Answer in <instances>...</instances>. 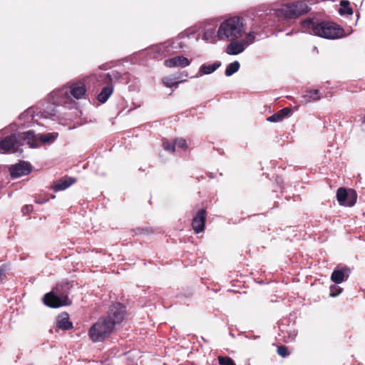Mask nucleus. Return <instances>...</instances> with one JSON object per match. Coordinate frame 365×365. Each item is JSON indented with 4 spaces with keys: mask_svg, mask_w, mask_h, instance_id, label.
<instances>
[{
    "mask_svg": "<svg viewBox=\"0 0 365 365\" xmlns=\"http://www.w3.org/2000/svg\"><path fill=\"white\" fill-rule=\"evenodd\" d=\"M292 113V109L289 108H284L276 113L272 115L267 118V120L272 123H277L283 120L285 118L289 116Z\"/></svg>",
    "mask_w": 365,
    "mask_h": 365,
    "instance_id": "a211bd4d",
    "label": "nucleus"
},
{
    "mask_svg": "<svg viewBox=\"0 0 365 365\" xmlns=\"http://www.w3.org/2000/svg\"><path fill=\"white\" fill-rule=\"evenodd\" d=\"M227 45L226 52L230 55H237L245 50V43L242 41L230 40Z\"/></svg>",
    "mask_w": 365,
    "mask_h": 365,
    "instance_id": "f3484780",
    "label": "nucleus"
},
{
    "mask_svg": "<svg viewBox=\"0 0 365 365\" xmlns=\"http://www.w3.org/2000/svg\"><path fill=\"white\" fill-rule=\"evenodd\" d=\"M153 230L150 228V227H145V228H143V227H138L136 229V232L135 234L138 235H148L150 233H153Z\"/></svg>",
    "mask_w": 365,
    "mask_h": 365,
    "instance_id": "c9c22d12",
    "label": "nucleus"
},
{
    "mask_svg": "<svg viewBox=\"0 0 365 365\" xmlns=\"http://www.w3.org/2000/svg\"><path fill=\"white\" fill-rule=\"evenodd\" d=\"M71 96L78 100L86 98V88L83 81L69 82L66 87L53 92L55 102L63 106L71 103Z\"/></svg>",
    "mask_w": 365,
    "mask_h": 365,
    "instance_id": "f03ea898",
    "label": "nucleus"
},
{
    "mask_svg": "<svg viewBox=\"0 0 365 365\" xmlns=\"http://www.w3.org/2000/svg\"><path fill=\"white\" fill-rule=\"evenodd\" d=\"M76 180L72 177L64 176L53 182L51 187L55 192L64 190L76 182Z\"/></svg>",
    "mask_w": 365,
    "mask_h": 365,
    "instance_id": "4468645a",
    "label": "nucleus"
},
{
    "mask_svg": "<svg viewBox=\"0 0 365 365\" xmlns=\"http://www.w3.org/2000/svg\"><path fill=\"white\" fill-rule=\"evenodd\" d=\"M307 98L308 101H317L320 99V96L319 95V91L317 89L310 90L307 92V93L304 96Z\"/></svg>",
    "mask_w": 365,
    "mask_h": 365,
    "instance_id": "cd10ccee",
    "label": "nucleus"
},
{
    "mask_svg": "<svg viewBox=\"0 0 365 365\" xmlns=\"http://www.w3.org/2000/svg\"><path fill=\"white\" fill-rule=\"evenodd\" d=\"M119 81H124L125 83L130 81L129 74L128 73H120L118 71H112L106 74L104 82L109 83L113 86V83Z\"/></svg>",
    "mask_w": 365,
    "mask_h": 365,
    "instance_id": "f8f14e48",
    "label": "nucleus"
},
{
    "mask_svg": "<svg viewBox=\"0 0 365 365\" xmlns=\"http://www.w3.org/2000/svg\"><path fill=\"white\" fill-rule=\"evenodd\" d=\"M52 98L53 101V103H48L47 107L42 112V115H43L44 118H51L56 115V114L57 113V110L55 105L60 104L55 102V99L53 98V93H52Z\"/></svg>",
    "mask_w": 365,
    "mask_h": 365,
    "instance_id": "aec40b11",
    "label": "nucleus"
},
{
    "mask_svg": "<svg viewBox=\"0 0 365 365\" xmlns=\"http://www.w3.org/2000/svg\"><path fill=\"white\" fill-rule=\"evenodd\" d=\"M243 19L237 16L231 17L221 23L217 36L220 39L236 40L245 33Z\"/></svg>",
    "mask_w": 365,
    "mask_h": 365,
    "instance_id": "7ed1b4c3",
    "label": "nucleus"
},
{
    "mask_svg": "<svg viewBox=\"0 0 365 365\" xmlns=\"http://www.w3.org/2000/svg\"><path fill=\"white\" fill-rule=\"evenodd\" d=\"M309 10V7L305 2L297 1L282 5L276 11V14L278 17L284 19H294L308 13Z\"/></svg>",
    "mask_w": 365,
    "mask_h": 365,
    "instance_id": "39448f33",
    "label": "nucleus"
},
{
    "mask_svg": "<svg viewBox=\"0 0 365 365\" xmlns=\"http://www.w3.org/2000/svg\"><path fill=\"white\" fill-rule=\"evenodd\" d=\"M163 148L168 151L174 153L175 150V142L172 143L167 140H165L163 142Z\"/></svg>",
    "mask_w": 365,
    "mask_h": 365,
    "instance_id": "2f4dec72",
    "label": "nucleus"
},
{
    "mask_svg": "<svg viewBox=\"0 0 365 365\" xmlns=\"http://www.w3.org/2000/svg\"><path fill=\"white\" fill-rule=\"evenodd\" d=\"M218 361L220 365H236L232 359L229 356H218Z\"/></svg>",
    "mask_w": 365,
    "mask_h": 365,
    "instance_id": "c85d7f7f",
    "label": "nucleus"
},
{
    "mask_svg": "<svg viewBox=\"0 0 365 365\" xmlns=\"http://www.w3.org/2000/svg\"><path fill=\"white\" fill-rule=\"evenodd\" d=\"M170 45L173 49H175V52L179 51L185 46V43L180 41V37L173 40Z\"/></svg>",
    "mask_w": 365,
    "mask_h": 365,
    "instance_id": "a878e982",
    "label": "nucleus"
},
{
    "mask_svg": "<svg viewBox=\"0 0 365 365\" xmlns=\"http://www.w3.org/2000/svg\"><path fill=\"white\" fill-rule=\"evenodd\" d=\"M165 65L168 68L177 66L185 67L190 65V61L186 57L178 56L165 61Z\"/></svg>",
    "mask_w": 365,
    "mask_h": 365,
    "instance_id": "dca6fc26",
    "label": "nucleus"
},
{
    "mask_svg": "<svg viewBox=\"0 0 365 365\" xmlns=\"http://www.w3.org/2000/svg\"><path fill=\"white\" fill-rule=\"evenodd\" d=\"M19 144L16 135H11L5 137L0 141V149L4 152L16 150V145Z\"/></svg>",
    "mask_w": 365,
    "mask_h": 365,
    "instance_id": "ddd939ff",
    "label": "nucleus"
},
{
    "mask_svg": "<svg viewBox=\"0 0 365 365\" xmlns=\"http://www.w3.org/2000/svg\"><path fill=\"white\" fill-rule=\"evenodd\" d=\"M304 31L324 38H339L344 36V30L338 24L319 21L316 18H307L302 22Z\"/></svg>",
    "mask_w": 365,
    "mask_h": 365,
    "instance_id": "f257e3e1",
    "label": "nucleus"
},
{
    "mask_svg": "<svg viewBox=\"0 0 365 365\" xmlns=\"http://www.w3.org/2000/svg\"><path fill=\"white\" fill-rule=\"evenodd\" d=\"M43 303L51 308H58L71 304V302L68 296L58 297L53 292L46 294L43 297Z\"/></svg>",
    "mask_w": 365,
    "mask_h": 365,
    "instance_id": "6e6552de",
    "label": "nucleus"
},
{
    "mask_svg": "<svg viewBox=\"0 0 365 365\" xmlns=\"http://www.w3.org/2000/svg\"><path fill=\"white\" fill-rule=\"evenodd\" d=\"M277 354L282 357H287L290 353L287 346L281 345L277 347Z\"/></svg>",
    "mask_w": 365,
    "mask_h": 365,
    "instance_id": "72a5a7b5",
    "label": "nucleus"
},
{
    "mask_svg": "<svg viewBox=\"0 0 365 365\" xmlns=\"http://www.w3.org/2000/svg\"><path fill=\"white\" fill-rule=\"evenodd\" d=\"M9 172L11 178H17L29 174L31 172V166L29 163L24 161L20 162L18 164L12 165L9 168Z\"/></svg>",
    "mask_w": 365,
    "mask_h": 365,
    "instance_id": "9b49d317",
    "label": "nucleus"
},
{
    "mask_svg": "<svg viewBox=\"0 0 365 365\" xmlns=\"http://www.w3.org/2000/svg\"><path fill=\"white\" fill-rule=\"evenodd\" d=\"M212 33L213 32L212 31H209V30L205 31V32L203 35L204 38L205 40H208V38L212 35Z\"/></svg>",
    "mask_w": 365,
    "mask_h": 365,
    "instance_id": "58836bf2",
    "label": "nucleus"
},
{
    "mask_svg": "<svg viewBox=\"0 0 365 365\" xmlns=\"http://www.w3.org/2000/svg\"><path fill=\"white\" fill-rule=\"evenodd\" d=\"M330 289H331V292H330L331 297H336V296L339 295L341 292V288L336 287V286H331Z\"/></svg>",
    "mask_w": 365,
    "mask_h": 365,
    "instance_id": "e433bc0d",
    "label": "nucleus"
},
{
    "mask_svg": "<svg viewBox=\"0 0 365 365\" xmlns=\"http://www.w3.org/2000/svg\"><path fill=\"white\" fill-rule=\"evenodd\" d=\"M6 279V268L5 264L0 266V284L4 282Z\"/></svg>",
    "mask_w": 365,
    "mask_h": 365,
    "instance_id": "f704fd0d",
    "label": "nucleus"
},
{
    "mask_svg": "<svg viewBox=\"0 0 365 365\" xmlns=\"http://www.w3.org/2000/svg\"><path fill=\"white\" fill-rule=\"evenodd\" d=\"M56 196L54 195H51L50 197H48V195H37L35 196V202L37 204H44L47 202H48L49 199H54Z\"/></svg>",
    "mask_w": 365,
    "mask_h": 365,
    "instance_id": "bb28decb",
    "label": "nucleus"
},
{
    "mask_svg": "<svg viewBox=\"0 0 365 365\" xmlns=\"http://www.w3.org/2000/svg\"><path fill=\"white\" fill-rule=\"evenodd\" d=\"M57 325L58 328L63 330H68L73 327L72 323L69 321L68 317L60 318L58 320Z\"/></svg>",
    "mask_w": 365,
    "mask_h": 365,
    "instance_id": "b1692460",
    "label": "nucleus"
},
{
    "mask_svg": "<svg viewBox=\"0 0 365 365\" xmlns=\"http://www.w3.org/2000/svg\"><path fill=\"white\" fill-rule=\"evenodd\" d=\"M221 66V63L220 61H216L212 64H203L201 66L200 68V73L201 74H210L217 70Z\"/></svg>",
    "mask_w": 365,
    "mask_h": 365,
    "instance_id": "4be33fe9",
    "label": "nucleus"
},
{
    "mask_svg": "<svg viewBox=\"0 0 365 365\" xmlns=\"http://www.w3.org/2000/svg\"><path fill=\"white\" fill-rule=\"evenodd\" d=\"M125 313V307L121 303L117 302L110 306L107 314L104 317L116 327L124 320Z\"/></svg>",
    "mask_w": 365,
    "mask_h": 365,
    "instance_id": "423d86ee",
    "label": "nucleus"
},
{
    "mask_svg": "<svg viewBox=\"0 0 365 365\" xmlns=\"http://www.w3.org/2000/svg\"><path fill=\"white\" fill-rule=\"evenodd\" d=\"M336 199L340 205L352 207L356 202L357 194L354 190L339 187L336 191Z\"/></svg>",
    "mask_w": 365,
    "mask_h": 365,
    "instance_id": "0eeeda50",
    "label": "nucleus"
},
{
    "mask_svg": "<svg viewBox=\"0 0 365 365\" xmlns=\"http://www.w3.org/2000/svg\"><path fill=\"white\" fill-rule=\"evenodd\" d=\"M258 32L255 31V30H252L245 37V39L242 40V42H244L245 44H250L254 42V40H255V35L257 34Z\"/></svg>",
    "mask_w": 365,
    "mask_h": 365,
    "instance_id": "7c9ffc66",
    "label": "nucleus"
},
{
    "mask_svg": "<svg viewBox=\"0 0 365 365\" xmlns=\"http://www.w3.org/2000/svg\"><path fill=\"white\" fill-rule=\"evenodd\" d=\"M115 326L104 317H100L88 331V336L93 342L103 341L114 331Z\"/></svg>",
    "mask_w": 365,
    "mask_h": 365,
    "instance_id": "20e7f679",
    "label": "nucleus"
},
{
    "mask_svg": "<svg viewBox=\"0 0 365 365\" xmlns=\"http://www.w3.org/2000/svg\"><path fill=\"white\" fill-rule=\"evenodd\" d=\"M362 123H365V117L363 118Z\"/></svg>",
    "mask_w": 365,
    "mask_h": 365,
    "instance_id": "ea45409f",
    "label": "nucleus"
},
{
    "mask_svg": "<svg viewBox=\"0 0 365 365\" xmlns=\"http://www.w3.org/2000/svg\"><path fill=\"white\" fill-rule=\"evenodd\" d=\"M33 211V205H26L22 207V212L24 214H29Z\"/></svg>",
    "mask_w": 365,
    "mask_h": 365,
    "instance_id": "4c0bfd02",
    "label": "nucleus"
},
{
    "mask_svg": "<svg viewBox=\"0 0 365 365\" xmlns=\"http://www.w3.org/2000/svg\"><path fill=\"white\" fill-rule=\"evenodd\" d=\"M175 147L185 150L187 148V141L183 138H176L175 140Z\"/></svg>",
    "mask_w": 365,
    "mask_h": 365,
    "instance_id": "473e14b6",
    "label": "nucleus"
},
{
    "mask_svg": "<svg viewBox=\"0 0 365 365\" xmlns=\"http://www.w3.org/2000/svg\"><path fill=\"white\" fill-rule=\"evenodd\" d=\"M240 66V63L237 61H235L230 63L226 68L225 75L227 76H232V74H234L235 73L238 71Z\"/></svg>",
    "mask_w": 365,
    "mask_h": 365,
    "instance_id": "393cba45",
    "label": "nucleus"
},
{
    "mask_svg": "<svg viewBox=\"0 0 365 365\" xmlns=\"http://www.w3.org/2000/svg\"><path fill=\"white\" fill-rule=\"evenodd\" d=\"M163 84L168 88H172L173 86H178L179 82L175 81V78H171L170 77H165L163 78Z\"/></svg>",
    "mask_w": 365,
    "mask_h": 365,
    "instance_id": "c756f323",
    "label": "nucleus"
},
{
    "mask_svg": "<svg viewBox=\"0 0 365 365\" xmlns=\"http://www.w3.org/2000/svg\"><path fill=\"white\" fill-rule=\"evenodd\" d=\"M341 8L339 10V13L341 15H351L353 14V9L350 6V3L347 0H342L340 2Z\"/></svg>",
    "mask_w": 365,
    "mask_h": 365,
    "instance_id": "5701e85b",
    "label": "nucleus"
},
{
    "mask_svg": "<svg viewBox=\"0 0 365 365\" xmlns=\"http://www.w3.org/2000/svg\"><path fill=\"white\" fill-rule=\"evenodd\" d=\"M106 83L107 85L102 88L97 96L98 101L101 103H106L113 92V86L109 83Z\"/></svg>",
    "mask_w": 365,
    "mask_h": 365,
    "instance_id": "6ab92c4d",
    "label": "nucleus"
},
{
    "mask_svg": "<svg viewBox=\"0 0 365 365\" xmlns=\"http://www.w3.org/2000/svg\"><path fill=\"white\" fill-rule=\"evenodd\" d=\"M19 144H27L30 148H35L39 147L38 135H36L33 130L19 133L17 135Z\"/></svg>",
    "mask_w": 365,
    "mask_h": 365,
    "instance_id": "1a4fd4ad",
    "label": "nucleus"
},
{
    "mask_svg": "<svg viewBox=\"0 0 365 365\" xmlns=\"http://www.w3.org/2000/svg\"><path fill=\"white\" fill-rule=\"evenodd\" d=\"M207 211L205 209L199 210L192 220V227L197 234L200 233L205 230L206 222Z\"/></svg>",
    "mask_w": 365,
    "mask_h": 365,
    "instance_id": "9d476101",
    "label": "nucleus"
},
{
    "mask_svg": "<svg viewBox=\"0 0 365 365\" xmlns=\"http://www.w3.org/2000/svg\"><path fill=\"white\" fill-rule=\"evenodd\" d=\"M350 273V269L344 266L341 269H335L331 274V279L336 284H341L345 278H347Z\"/></svg>",
    "mask_w": 365,
    "mask_h": 365,
    "instance_id": "2eb2a0df",
    "label": "nucleus"
},
{
    "mask_svg": "<svg viewBox=\"0 0 365 365\" xmlns=\"http://www.w3.org/2000/svg\"><path fill=\"white\" fill-rule=\"evenodd\" d=\"M58 137L57 133H48L46 134H38L39 145L44 143H52Z\"/></svg>",
    "mask_w": 365,
    "mask_h": 365,
    "instance_id": "412c9836",
    "label": "nucleus"
}]
</instances>
